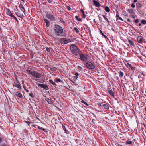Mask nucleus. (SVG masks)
Returning <instances> with one entry per match:
<instances>
[{"label": "nucleus", "instance_id": "8fccbe9b", "mask_svg": "<svg viewBox=\"0 0 146 146\" xmlns=\"http://www.w3.org/2000/svg\"><path fill=\"white\" fill-rule=\"evenodd\" d=\"M50 70H51V71H53L54 70V68H51L50 69Z\"/></svg>", "mask_w": 146, "mask_h": 146}, {"label": "nucleus", "instance_id": "603ef678", "mask_svg": "<svg viewBox=\"0 0 146 146\" xmlns=\"http://www.w3.org/2000/svg\"><path fill=\"white\" fill-rule=\"evenodd\" d=\"M137 0H134V2L135 3L137 2Z\"/></svg>", "mask_w": 146, "mask_h": 146}, {"label": "nucleus", "instance_id": "473e14b6", "mask_svg": "<svg viewBox=\"0 0 146 146\" xmlns=\"http://www.w3.org/2000/svg\"><path fill=\"white\" fill-rule=\"evenodd\" d=\"M74 29L77 33H78L79 32V30L77 28L75 27L74 28Z\"/></svg>", "mask_w": 146, "mask_h": 146}, {"label": "nucleus", "instance_id": "79ce46f5", "mask_svg": "<svg viewBox=\"0 0 146 146\" xmlns=\"http://www.w3.org/2000/svg\"><path fill=\"white\" fill-rule=\"evenodd\" d=\"M16 15L18 16H19V17H21L20 16H19V13H17V12H15V13Z\"/></svg>", "mask_w": 146, "mask_h": 146}, {"label": "nucleus", "instance_id": "5fc2aeb1", "mask_svg": "<svg viewBox=\"0 0 146 146\" xmlns=\"http://www.w3.org/2000/svg\"><path fill=\"white\" fill-rule=\"evenodd\" d=\"M118 146H122V145H120V144H119L118 145Z\"/></svg>", "mask_w": 146, "mask_h": 146}, {"label": "nucleus", "instance_id": "f03ea898", "mask_svg": "<svg viewBox=\"0 0 146 146\" xmlns=\"http://www.w3.org/2000/svg\"><path fill=\"white\" fill-rule=\"evenodd\" d=\"M70 49L72 53L75 55H77L80 53V50L74 44L71 45L70 46Z\"/></svg>", "mask_w": 146, "mask_h": 146}, {"label": "nucleus", "instance_id": "a19ab883", "mask_svg": "<svg viewBox=\"0 0 146 146\" xmlns=\"http://www.w3.org/2000/svg\"><path fill=\"white\" fill-rule=\"evenodd\" d=\"M33 94L32 93H30L29 94V95L31 97H33Z\"/></svg>", "mask_w": 146, "mask_h": 146}, {"label": "nucleus", "instance_id": "dca6fc26", "mask_svg": "<svg viewBox=\"0 0 146 146\" xmlns=\"http://www.w3.org/2000/svg\"><path fill=\"white\" fill-rule=\"evenodd\" d=\"M93 2L95 5L96 7H98L100 6V4L98 2L96 1H94Z\"/></svg>", "mask_w": 146, "mask_h": 146}, {"label": "nucleus", "instance_id": "39448f33", "mask_svg": "<svg viewBox=\"0 0 146 146\" xmlns=\"http://www.w3.org/2000/svg\"><path fill=\"white\" fill-rule=\"evenodd\" d=\"M80 59L83 62L86 61L88 59V56L87 54H79Z\"/></svg>", "mask_w": 146, "mask_h": 146}, {"label": "nucleus", "instance_id": "bb28decb", "mask_svg": "<svg viewBox=\"0 0 146 146\" xmlns=\"http://www.w3.org/2000/svg\"><path fill=\"white\" fill-rule=\"evenodd\" d=\"M75 18L76 19H77V20L79 21H82L81 19L80 18H79L78 16H75Z\"/></svg>", "mask_w": 146, "mask_h": 146}, {"label": "nucleus", "instance_id": "49530a36", "mask_svg": "<svg viewBox=\"0 0 146 146\" xmlns=\"http://www.w3.org/2000/svg\"><path fill=\"white\" fill-rule=\"evenodd\" d=\"M47 1L49 3H50L52 2V0H47Z\"/></svg>", "mask_w": 146, "mask_h": 146}, {"label": "nucleus", "instance_id": "bf43d9fd", "mask_svg": "<svg viewBox=\"0 0 146 146\" xmlns=\"http://www.w3.org/2000/svg\"><path fill=\"white\" fill-rule=\"evenodd\" d=\"M133 18H135V17H133Z\"/></svg>", "mask_w": 146, "mask_h": 146}, {"label": "nucleus", "instance_id": "3c124183", "mask_svg": "<svg viewBox=\"0 0 146 146\" xmlns=\"http://www.w3.org/2000/svg\"><path fill=\"white\" fill-rule=\"evenodd\" d=\"M83 15V17L84 18H85L86 17V15L84 14V15Z\"/></svg>", "mask_w": 146, "mask_h": 146}, {"label": "nucleus", "instance_id": "1a4fd4ad", "mask_svg": "<svg viewBox=\"0 0 146 146\" xmlns=\"http://www.w3.org/2000/svg\"><path fill=\"white\" fill-rule=\"evenodd\" d=\"M138 42L140 43H142L145 42V40L142 36H138L137 38Z\"/></svg>", "mask_w": 146, "mask_h": 146}, {"label": "nucleus", "instance_id": "f8f14e48", "mask_svg": "<svg viewBox=\"0 0 146 146\" xmlns=\"http://www.w3.org/2000/svg\"><path fill=\"white\" fill-rule=\"evenodd\" d=\"M108 90L109 93L112 96L114 97L113 92L111 89L110 88H108Z\"/></svg>", "mask_w": 146, "mask_h": 146}, {"label": "nucleus", "instance_id": "393cba45", "mask_svg": "<svg viewBox=\"0 0 146 146\" xmlns=\"http://www.w3.org/2000/svg\"><path fill=\"white\" fill-rule=\"evenodd\" d=\"M123 75H124V74L122 72H121V71L119 72V76L120 77H123Z\"/></svg>", "mask_w": 146, "mask_h": 146}, {"label": "nucleus", "instance_id": "864d4df0", "mask_svg": "<svg viewBox=\"0 0 146 146\" xmlns=\"http://www.w3.org/2000/svg\"><path fill=\"white\" fill-rule=\"evenodd\" d=\"M141 23H139V26H141Z\"/></svg>", "mask_w": 146, "mask_h": 146}, {"label": "nucleus", "instance_id": "6e6d98bb", "mask_svg": "<svg viewBox=\"0 0 146 146\" xmlns=\"http://www.w3.org/2000/svg\"><path fill=\"white\" fill-rule=\"evenodd\" d=\"M145 110L146 111V107L145 108Z\"/></svg>", "mask_w": 146, "mask_h": 146}, {"label": "nucleus", "instance_id": "a878e982", "mask_svg": "<svg viewBox=\"0 0 146 146\" xmlns=\"http://www.w3.org/2000/svg\"><path fill=\"white\" fill-rule=\"evenodd\" d=\"M137 6H138L139 8L141 7V4L139 2H138L137 3Z\"/></svg>", "mask_w": 146, "mask_h": 146}, {"label": "nucleus", "instance_id": "13d9d810", "mask_svg": "<svg viewBox=\"0 0 146 146\" xmlns=\"http://www.w3.org/2000/svg\"><path fill=\"white\" fill-rule=\"evenodd\" d=\"M127 20H128V21H130L129 19H128Z\"/></svg>", "mask_w": 146, "mask_h": 146}, {"label": "nucleus", "instance_id": "cd10ccee", "mask_svg": "<svg viewBox=\"0 0 146 146\" xmlns=\"http://www.w3.org/2000/svg\"><path fill=\"white\" fill-rule=\"evenodd\" d=\"M63 129L65 131V133H68V131L66 130V129L65 127L64 126H63Z\"/></svg>", "mask_w": 146, "mask_h": 146}, {"label": "nucleus", "instance_id": "052dcab7", "mask_svg": "<svg viewBox=\"0 0 146 146\" xmlns=\"http://www.w3.org/2000/svg\"><path fill=\"white\" fill-rule=\"evenodd\" d=\"M22 1H23V2H24V1L23 0H21Z\"/></svg>", "mask_w": 146, "mask_h": 146}, {"label": "nucleus", "instance_id": "aec40b11", "mask_svg": "<svg viewBox=\"0 0 146 146\" xmlns=\"http://www.w3.org/2000/svg\"><path fill=\"white\" fill-rule=\"evenodd\" d=\"M105 10L107 12H108L110 11V8L107 6L105 7Z\"/></svg>", "mask_w": 146, "mask_h": 146}, {"label": "nucleus", "instance_id": "20e7f679", "mask_svg": "<svg viewBox=\"0 0 146 146\" xmlns=\"http://www.w3.org/2000/svg\"><path fill=\"white\" fill-rule=\"evenodd\" d=\"M46 17L49 19L50 21H54L55 20V17L52 15L51 13H47L46 14Z\"/></svg>", "mask_w": 146, "mask_h": 146}, {"label": "nucleus", "instance_id": "09e8293b", "mask_svg": "<svg viewBox=\"0 0 146 146\" xmlns=\"http://www.w3.org/2000/svg\"><path fill=\"white\" fill-rule=\"evenodd\" d=\"M102 35H103V36L105 38H107V37L106 36V35H104V34H102Z\"/></svg>", "mask_w": 146, "mask_h": 146}, {"label": "nucleus", "instance_id": "2eb2a0df", "mask_svg": "<svg viewBox=\"0 0 146 146\" xmlns=\"http://www.w3.org/2000/svg\"><path fill=\"white\" fill-rule=\"evenodd\" d=\"M103 106L104 109L107 110H109L110 108L106 104H104L103 105Z\"/></svg>", "mask_w": 146, "mask_h": 146}, {"label": "nucleus", "instance_id": "0eeeda50", "mask_svg": "<svg viewBox=\"0 0 146 146\" xmlns=\"http://www.w3.org/2000/svg\"><path fill=\"white\" fill-rule=\"evenodd\" d=\"M60 42L62 43L66 44L71 42V40L70 39H66L63 38L60 39Z\"/></svg>", "mask_w": 146, "mask_h": 146}, {"label": "nucleus", "instance_id": "4468645a", "mask_svg": "<svg viewBox=\"0 0 146 146\" xmlns=\"http://www.w3.org/2000/svg\"><path fill=\"white\" fill-rule=\"evenodd\" d=\"M44 20L46 22V26L47 27H49V22L48 21L45 19H44Z\"/></svg>", "mask_w": 146, "mask_h": 146}, {"label": "nucleus", "instance_id": "2f4dec72", "mask_svg": "<svg viewBox=\"0 0 146 146\" xmlns=\"http://www.w3.org/2000/svg\"><path fill=\"white\" fill-rule=\"evenodd\" d=\"M128 65L129 66V67L131 68L132 70L133 69V67L132 66V65L131 64H129V63H128Z\"/></svg>", "mask_w": 146, "mask_h": 146}, {"label": "nucleus", "instance_id": "423d86ee", "mask_svg": "<svg viewBox=\"0 0 146 146\" xmlns=\"http://www.w3.org/2000/svg\"><path fill=\"white\" fill-rule=\"evenodd\" d=\"M87 68L90 69H93L95 68L94 66L91 62H88L85 64Z\"/></svg>", "mask_w": 146, "mask_h": 146}, {"label": "nucleus", "instance_id": "a18cd8bd", "mask_svg": "<svg viewBox=\"0 0 146 146\" xmlns=\"http://www.w3.org/2000/svg\"><path fill=\"white\" fill-rule=\"evenodd\" d=\"M60 21L62 22H63V23H64V21L63 19L62 18H61L60 19Z\"/></svg>", "mask_w": 146, "mask_h": 146}, {"label": "nucleus", "instance_id": "4be33fe9", "mask_svg": "<svg viewBox=\"0 0 146 146\" xmlns=\"http://www.w3.org/2000/svg\"><path fill=\"white\" fill-rule=\"evenodd\" d=\"M102 16H103V17H104V19L106 21L108 22L109 23V21L108 20V18L105 15H103Z\"/></svg>", "mask_w": 146, "mask_h": 146}, {"label": "nucleus", "instance_id": "412c9836", "mask_svg": "<svg viewBox=\"0 0 146 146\" xmlns=\"http://www.w3.org/2000/svg\"><path fill=\"white\" fill-rule=\"evenodd\" d=\"M45 100L49 104L51 103V101L48 98H45Z\"/></svg>", "mask_w": 146, "mask_h": 146}, {"label": "nucleus", "instance_id": "a211bd4d", "mask_svg": "<svg viewBox=\"0 0 146 146\" xmlns=\"http://www.w3.org/2000/svg\"><path fill=\"white\" fill-rule=\"evenodd\" d=\"M129 42V44L132 45L134 46H135L134 44L133 43V42L131 40H128Z\"/></svg>", "mask_w": 146, "mask_h": 146}, {"label": "nucleus", "instance_id": "b1692460", "mask_svg": "<svg viewBox=\"0 0 146 146\" xmlns=\"http://www.w3.org/2000/svg\"><path fill=\"white\" fill-rule=\"evenodd\" d=\"M116 17L117 18V19H119L121 20H123L122 18H121V17H119V15L117 14Z\"/></svg>", "mask_w": 146, "mask_h": 146}, {"label": "nucleus", "instance_id": "ddd939ff", "mask_svg": "<svg viewBox=\"0 0 146 146\" xmlns=\"http://www.w3.org/2000/svg\"><path fill=\"white\" fill-rule=\"evenodd\" d=\"M19 7L23 12L24 13L25 12V9L22 4H20L19 5Z\"/></svg>", "mask_w": 146, "mask_h": 146}, {"label": "nucleus", "instance_id": "c756f323", "mask_svg": "<svg viewBox=\"0 0 146 146\" xmlns=\"http://www.w3.org/2000/svg\"><path fill=\"white\" fill-rule=\"evenodd\" d=\"M73 78L74 80L75 81H76V80L78 78V77L77 76H74L73 77Z\"/></svg>", "mask_w": 146, "mask_h": 146}, {"label": "nucleus", "instance_id": "9b49d317", "mask_svg": "<svg viewBox=\"0 0 146 146\" xmlns=\"http://www.w3.org/2000/svg\"><path fill=\"white\" fill-rule=\"evenodd\" d=\"M6 12L7 14L9 16L11 17L13 16V14L12 13L10 10L7 8H6Z\"/></svg>", "mask_w": 146, "mask_h": 146}, {"label": "nucleus", "instance_id": "58836bf2", "mask_svg": "<svg viewBox=\"0 0 146 146\" xmlns=\"http://www.w3.org/2000/svg\"><path fill=\"white\" fill-rule=\"evenodd\" d=\"M131 7L133 8L135 7V5L134 3H132L131 5Z\"/></svg>", "mask_w": 146, "mask_h": 146}, {"label": "nucleus", "instance_id": "ea45409f", "mask_svg": "<svg viewBox=\"0 0 146 146\" xmlns=\"http://www.w3.org/2000/svg\"><path fill=\"white\" fill-rule=\"evenodd\" d=\"M134 21L136 23H138L139 22V20L137 19L135 20Z\"/></svg>", "mask_w": 146, "mask_h": 146}, {"label": "nucleus", "instance_id": "6e6552de", "mask_svg": "<svg viewBox=\"0 0 146 146\" xmlns=\"http://www.w3.org/2000/svg\"><path fill=\"white\" fill-rule=\"evenodd\" d=\"M15 77V82L13 85V86L17 87L18 88L21 89V86L20 85V84L19 83L18 80H17V78L16 76Z\"/></svg>", "mask_w": 146, "mask_h": 146}, {"label": "nucleus", "instance_id": "f3484780", "mask_svg": "<svg viewBox=\"0 0 146 146\" xmlns=\"http://www.w3.org/2000/svg\"><path fill=\"white\" fill-rule=\"evenodd\" d=\"M15 94L18 97H19L20 98H21L22 97V94L18 92H15Z\"/></svg>", "mask_w": 146, "mask_h": 146}, {"label": "nucleus", "instance_id": "c9c22d12", "mask_svg": "<svg viewBox=\"0 0 146 146\" xmlns=\"http://www.w3.org/2000/svg\"><path fill=\"white\" fill-rule=\"evenodd\" d=\"M78 68L79 70H81L82 69V68L80 66H78Z\"/></svg>", "mask_w": 146, "mask_h": 146}, {"label": "nucleus", "instance_id": "72a5a7b5", "mask_svg": "<svg viewBox=\"0 0 146 146\" xmlns=\"http://www.w3.org/2000/svg\"><path fill=\"white\" fill-rule=\"evenodd\" d=\"M56 81L60 82H61V80L60 79L58 78H56Z\"/></svg>", "mask_w": 146, "mask_h": 146}, {"label": "nucleus", "instance_id": "5701e85b", "mask_svg": "<svg viewBox=\"0 0 146 146\" xmlns=\"http://www.w3.org/2000/svg\"><path fill=\"white\" fill-rule=\"evenodd\" d=\"M49 82L50 83L52 84L54 86L56 85V84L52 80H49Z\"/></svg>", "mask_w": 146, "mask_h": 146}, {"label": "nucleus", "instance_id": "de8ad7c7", "mask_svg": "<svg viewBox=\"0 0 146 146\" xmlns=\"http://www.w3.org/2000/svg\"><path fill=\"white\" fill-rule=\"evenodd\" d=\"M81 12H82V13L83 15H84V11L82 9L81 10Z\"/></svg>", "mask_w": 146, "mask_h": 146}, {"label": "nucleus", "instance_id": "e433bc0d", "mask_svg": "<svg viewBox=\"0 0 146 146\" xmlns=\"http://www.w3.org/2000/svg\"><path fill=\"white\" fill-rule=\"evenodd\" d=\"M66 7H67V9L68 10L70 11L71 10V8H70V7L69 6H67Z\"/></svg>", "mask_w": 146, "mask_h": 146}, {"label": "nucleus", "instance_id": "7c9ffc66", "mask_svg": "<svg viewBox=\"0 0 146 146\" xmlns=\"http://www.w3.org/2000/svg\"><path fill=\"white\" fill-rule=\"evenodd\" d=\"M37 127L38 129H40L44 131H45L46 130L45 129H44L42 128H40V127H39V126H37Z\"/></svg>", "mask_w": 146, "mask_h": 146}, {"label": "nucleus", "instance_id": "c03bdc74", "mask_svg": "<svg viewBox=\"0 0 146 146\" xmlns=\"http://www.w3.org/2000/svg\"><path fill=\"white\" fill-rule=\"evenodd\" d=\"M12 17H13L14 19H15L17 21H18V20H17V19L16 17L14 16L13 15V16H12Z\"/></svg>", "mask_w": 146, "mask_h": 146}, {"label": "nucleus", "instance_id": "7ed1b4c3", "mask_svg": "<svg viewBox=\"0 0 146 146\" xmlns=\"http://www.w3.org/2000/svg\"><path fill=\"white\" fill-rule=\"evenodd\" d=\"M26 71L29 74L36 78H40L41 77V74L37 72L32 71L29 70H27Z\"/></svg>", "mask_w": 146, "mask_h": 146}, {"label": "nucleus", "instance_id": "f704fd0d", "mask_svg": "<svg viewBox=\"0 0 146 146\" xmlns=\"http://www.w3.org/2000/svg\"><path fill=\"white\" fill-rule=\"evenodd\" d=\"M81 102L82 103H84L87 106H88V105L87 104V103L86 102H85L84 101L82 100Z\"/></svg>", "mask_w": 146, "mask_h": 146}, {"label": "nucleus", "instance_id": "4c0bfd02", "mask_svg": "<svg viewBox=\"0 0 146 146\" xmlns=\"http://www.w3.org/2000/svg\"><path fill=\"white\" fill-rule=\"evenodd\" d=\"M46 50L48 52H49L50 51V49L48 47H47L46 48Z\"/></svg>", "mask_w": 146, "mask_h": 146}, {"label": "nucleus", "instance_id": "c85d7f7f", "mask_svg": "<svg viewBox=\"0 0 146 146\" xmlns=\"http://www.w3.org/2000/svg\"><path fill=\"white\" fill-rule=\"evenodd\" d=\"M141 23L144 24H146V20H142L141 21Z\"/></svg>", "mask_w": 146, "mask_h": 146}, {"label": "nucleus", "instance_id": "6ab92c4d", "mask_svg": "<svg viewBox=\"0 0 146 146\" xmlns=\"http://www.w3.org/2000/svg\"><path fill=\"white\" fill-rule=\"evenodd\" d=\"M133 141L130 140H127L126 142V144H131L132 143Z\"/></svg>", "mask_w": 146, "mask_h": 146}, {"label": "nucleus", "instance_id": "9d476101", "mask_svg": "<svg viewBox=\"0 0 146 146\" xmlns=\"http://www.w3.org/2000/svg\"><path fill=\"white\" fill-rule=\"evenodd\" d=\"M36 83V84L38 85V86H40L41 88H43L44 89L46 90H48V88L46 85L43 84H39L37 82Z\"/></svg>", "mask_w": 146, "mask_h": 146}, {"label": "nucleus", "instance_id": "f257e3e1", "mask_svg": "<svg viewBox=\"0 0 146 146\" xmlns=\"http://www.w3.org/2000/svg\"><path fill=\"white\" fill-rule=\"evenodd\" d=\"M54 30L55 34L58 36L60 35L63 33V31L62 27L56 24L54 25Z\"/></svg>", "mask_w": 146, "mask_h": 146}, {"label": "nucleus", "instance_id": "37998d69", "mask_svg": "<svg viewBox=\"0 0 146 146\" xmlns=\"http://www.w3.org/2000/svg\"><path fill=\"white\" fill-rule=\"evenodd\" d=\"M75 75L76 76H78L79 75V74L77 72L75 74Z\"/></svg>", "mask_w": 146, "mask_h": 146}, {"label": "nucleus", "instance_id": "4d7b16f0", "mask_svg": "<svg viewBox=\"0 0 146 146\" xmlns=\"http://www.w3.org/2000/svg\"><path fill=\"white\" fill-rule=\"evenodd\" d=\"M99 105L100 106H101V104H100Z\"/></svg>", "mask_w": 146, "mask_h": 146}]
</instances>
